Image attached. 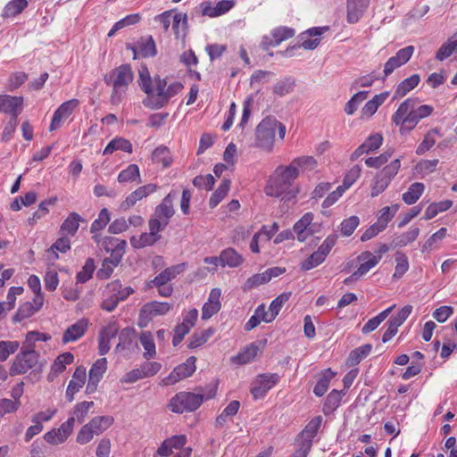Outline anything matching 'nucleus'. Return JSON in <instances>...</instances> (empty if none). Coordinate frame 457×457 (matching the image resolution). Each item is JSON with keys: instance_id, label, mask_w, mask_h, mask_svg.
<instances>
[{"instance_id": "nucleus-1", "label": "nucleus", "mask_w": 457, "mask_h": 457, "mask_svg": "<svg viewBox=\"0 0 457 457\" xmlns=\"http://www.w3.org/2000/svg\"><path fill=\"white\" fill-rule=\"evenodd\" d=\"M296 179V172L293 168L278 166L270 177L265 193L269 196L281 197L283 201L289 202L299 193L298 187L294 185Z\"/></svg>"}, {"instance_id": "nucleus-2", "label": "nucleus", "mask_w": 457, "mask_h": 457, "mask_svg": "<svg viewBox=\"0 0 457 457\" xmlns=\"http://www.w3.org/2000/svg\"><path fill=\"white\" fill-rule=\"evenodd\" d=\"M418 98H408L403 101L392 116L393 122L399 126H405L410 130L414 129L419 121L431 115L433 106L420 104Z\"/></svg>"}, {"instance_id": "nucleus-3", "label": "nucleus", "mask_w": 457, "mask_h": 457, "mask_svg": "<svg viewBox=\"0 0 457 457\" xmlns=\"http://www.w3.org/2000/svg\"><path fill=\"white\" fill-rule=\"evenodd\" d=\"M133 79L134 73L129 64H121L104 75V82L112 87L110 97L112 104L118 105L121 103L129 85Z\"/></svg>"}, {"instance_id": "nucleus-4", "label": "nucleus", "mask_w": 457, "mask_h": 457, "mask_svg": "<svg viewBox=\"0 0 457 457\" xmlns=\"http://www.w3.org/2000/svg\"><path fill=\"white\" fill-rule=\"evenodd\" d=\"M278 130L280 139H284L286 127L274 117H266L256 128V145L265 151H271L275 139V132Z\"/></svg>"}, {"instance_id": "nucleus-5", "label": "nucleus", "mask_w": 457, "mask_h": 457, "mask_svg": "<svg viewBox=\"0 0 457 457\" xmlns=\"http://www.w3.org/2000/svg\"><path fill=\"white\" fill-rule=\"evenodd\" d=\"M183 88V86L179 82H174L167 87L165 79L155 78V90L154 95L151 97H147L143 101L145 106L151 107L153 109H159L164 106L168 101L179 94Z\"/></svg>"}, {"instance_id": "nucleus-6", "label": "nucleus", "mask_w": 457, "mask_h": 457, "mask_svg": "<svg viewBox=\"0 0 457 457\" xmlns=\"http://www.w3.org/2000/svg\"><path fill=\"white\" fill-rule=\"evenodd\" d=\"M204 396L201 394L191 392H179L170 401L168 407L175 413L193 411L200 407Z\"/></svg>"}, {"instance_id": "nucleus-7", "label": "nucleus", "mask_w": 457, "mask_h": 457, "mask_svg": "<svg viewBox=\"0 0 457 457\" xmlns=\"http://www.w3.org/2000/svg\"><path fill=\"white\" fill-rule=\"evenodd\" d=\"M37 361V353L33 348L23 346L21 352L16 355L10 368V375L25 374L28 370L34 368Z\"/></svg>"}, {"instance_id": "nucleus-8", "label": "nucleus", "mask_w": 457, "mask_h": 457, "mask_svg": "<svg viewBox=\"0 0 457 457\" xmlns=\"http://www.w3.org/2000/svg\"><path fill=\"white\" fill-rule=\"evenodd\" d=\"M170 308L171 304L166 302L153 301L145 303L140 310L138 325L146 327L154 317L166 314Z\"/></svg>"}, {"instance_id": "nucleus-9", "label": "nucleus", "mask_w": 457, "mask_h": 457, "mask_svg": "<svg viewBox=\"0 0 457 457\" xmlns=\"http://www.w3.org/2000/svg\"><path fill=\"white\" fill-rule=\"evenodd\" d=\"M285 271V268L273 267L266 270L262 273L254 274L245 280V282L242 286V289L245 292L250 291L262 285L267 284L269 281L271 280L272 278L278 277Z\"/></svg>"}, {"instance_id": "nucleus-10", "label": "nucleus", "mask_w": 457, "mask_h": 457, "mask_svg": "<svg viewBox=\"0 0 457 457\" xmlns=\"http://www.w3.org/2000/svg\"><path fill=\"white\" fill-rule=\"evenodd\" d=\"M278 375L276 373H266L259 375L253 383L251 393L254 399H261L265 396L278 381Z\"/></svg>"}, {"instance_id": "nucleus-11", "label": "nucleus", "mask_w": 457, "mask_h": 457, "mask_svg": "<svg viewBox=\"0 0 457 457\" xmlns=\"http://www.w3.org/2000/svg\"><path fill=\"white\" fill-rule=\"evenodd\" d=\"M322 422L321 416L313 418L302 431L300 436L303 439L299 453L301 457H306L311 451L312 445V439L318 433Z\"/></svg>"}, {"instance_id": "nucleus-12", "label": "nucleus", "mask_w": 457, "mask_h": 457, "mask_svg": "<svg viewBox=\"0 0 457 457\" xmlns=\"http://www.w3.org/2000/svg\"><path fill=\"white\" fill-rule=\"evenodd\" d=\"M414 53V47L408 46L404 48L400 49L395 56L390 57L384 66V76L383 79L387 78L394 72L395 70L403 66L411 58Z\"/></svg>"}, {"instance_id": "nucleus-13", "label": "nucleus", "mask_w": 457, "mask_h": 457, "mask_svg": "<svg viewBox=\"0 0 457 457\" xmlns=\"http://www.w3.org/2000/svg\"><path fill=\"white\" fill-rule=\"evenodd\" d=\"M195 361L194 356L189 357L186 362L177 366L170 375L163 379L164 385H174L177 382L190 377L195 371Z\"/></svg>"}, {"instance_id": "nucleus-14", "label": "nucleus", "mask_w": 457, "mask_h": 457, "mask_svg": "<svg viewBox=\"0 0 457 457\" xmlns=\"http://www.w3.org/2000/svg\"><path fill=\"white\" fill-rule=\"evenodd\" d=\"M74 427V419H68L58 428H53L45 434L44 439L50 445H59L66 441Z\"/></svg>"}, {"instance_id": "nucleus-15", "label": "nucleus", "mask_w": 457, "mask_h": 457, "mask_svg": "<svg viewBox=\"0 0 457 457\" xmlns=\"http://www.w3.org/2000/svg\"><path fill=\"white\" fill-rule=\"evenodd\" d=\"M78 99H71L62 103L58 109L54 112L52 122L50 124V131L59 129L62 122L66 120L79 106Z\"/></svg>"}, {"instance_id": "nucleus-16", "label": "nucleus", "mask_w": 457, "mask_h": 457, "mask_svg": "<svg viewBox=\"0 0 457 457\" xmlns=\"http://www.w3.org/2000/svg\"><path fill=\"white\" fill-rule=\"evenodd\" d=\"M295 30L289 27H278L271 30L270 36H264L262 41V46L267 50L270 46H275L281 42L289 39L295 36Z\"/></svg>"}, {"instance_id": "nucleus-17", "label": "nucleus", "mask_w": 457, "mask_h": 457, "mask_svg": "<svg viewBox=\"0 0 457 457\" xmlns=\"http://www.w3.org/2000/svg\"><path fill=\"white\" fill-rule=\"evenodd\" d=\"M107 369L106 358L98 359L91 367L88 375V382L86 393L90 395L96 391L99 381L102 379Z\"/></svg>"}, {"instance_id": "nucleus-18", "label": "nucleus", "mask_w": 457, "mask_h": 457, "mask_svg": "<svg viewBox=\"0 0 457 457\" xmlns=\"http://www.w3.org/2000/svg\"><path fill=\"white\" fill-rule=\"evenodd\" d=\"M370 5V0H346V20L350 24L357 23Z\"/></svg>"}, {"instance_id": "nucleus-19", "label": "nucleus", "mask_w": 457, "mask_h": 457, "mask_svg": "<svg viewBox=\"0 0 457 457\" xmlns=\"http://www.w3.org/2000/svg\"><path fill=\"white\" fill-rule=\"evenodd\" d=\"M383 143V137L379 133L370 135L355 151L351 154L350 160L355 161L362 154H370L378 150Z\"/></svg>"}, {"instance_id": "nucleus-20", "label": "nucleus", "mask_w": 457, "mask_h": 457, "mask_svg": "<svg viewBox=\"0 0 457 457\" xmlns=\"http://www.w3.org/2000/svg\"><path fill=\"white\" fill-rule=\"evenodd\" d=\"M221 291L220 288H212L209 294L208 301L204 304L202 309V319L209 320L216 314L221 308L220 303Z\"/></svg>"}, {"instance_id": "nucleus-21", "label": "nucleus", "mask_w": 457, "mask_h": 457, "mask_svg": "<svg viewBox=\"0 0 457 457\" xmlns=\"http://www.w3.org/2000/svg\"><path fill=\"white\" fill-rule=\"evenodd\" d=\"M22 104L21 96L0 95V112H2L12 114L16 118L22 109Z\"/></svg>"}, {"instance_id": "nucleus-22", "label": "nucleus", "mask_w": 457, "mask_h": 457, "mask_svg": "<svg viewBox=\"0 0 457 457\" xmlns=\"http://www.w3.org/2000/svg\"><path fill=\"white\" fill-rule=\"evenodd\" d=\"M86 378L87 373L85 368L79 367L75 370L66 390V398L69 402L73 401L75 394L85 385Z\"/></svg>"}, {"instance_id": "nucleus-23", "label": "nucleus", "mask_w": 457, "mask_h": 457, "mask_svg": "<svg viewBox=\"0 0 457 457\" xmlns=\"http://www.w3.org/2000/svg\"><path fill=\"white\" fill-rule=\"evenodd\" d=\"M234 6V2L230 0H220L215 6L212 5L211 1H205L201 4L202 14L209 17H218L228 12Z\"/></svg>"}, {"instance_id": "nucleus-24", "label": "nucleus", "mask_w": 457, "mask_h": 457, "mask_svg": "<svg viewBox=\"0 0 457 457\" xmlns=\"http://www.w3.org/2000/svg\"><path fill=\"white\" fill-rule=\"evenodd\" d=\"M157 187L154 184H147L138 187L134 192L129 194L125 201L122 203L121 207L124 210H128L134 206L138 201L148 196L150 194L156 190Z\"/></svg>"}, {"instance_id": "nucleus-25", "label": "nucleus", "mask_w": 457, "mask_h": 457, "mask_svg": "<svg viewBox=\"0 0 457 457\" xmlns=\"http://www.w3.org/2000/svg\"><path fill=\"white\" fill-rule=\"evenodd\" d=\"M88 327V321L86 319H80L70 326L63 333L62 343L74 342L84 336Z\"/></svg>"}, {"instance_id": "nucleus-26", "label": "nucleus", "mask_w": 457, "mask_h": 457, "mask_svg": "<svg viewBox=\"0 0 457 457\" xmlns=\"http://www.w3.org/2000/svg\"><path fill=\"white\" fill-rule=\"evenodd\" d=\"M312 220L313 214L307 212L295 224L293 231L300 242L305 241L312 234L313 230L310 228Z\"/></svg>"}, {"instance_id": "nucleus-27", "label": "nucleus", "mask_w": 457, "mask_h": 457, "mask_svg": "<svg viewBox=\"0 0 457 457\" xmlns=\"http://www.w3.org/2000/svg\"><path fill=\"white\" fill-rule=\"evenodd\" d=\"M185 268H186L185 263H180V264H177V265H173L169 268H166L158 276H156L151 281V283L153 286H164L169 281L172 280L178 275L182 273L185 270Z\"/></svg>"}, {"instance_id": "nucleus-28", "label": "nucleus", "mask_w": 457, "mask_h": 457, "mask_svg": "<svg viewBox=\"0 0 457 457\" xmlns=\"http://www.w3.org/2000/svg\"><path fill=\"white\" fill-rule=\"evenodd\" d=\"M176 195L177 194L174 191L168 194L163 198L162 202L155 208L154 215L169 222L170 219L174 214L172 202Z\"/></svg>"}, {"instance_id": "nucleus-29", "label": "nucleus", "mask_w": 457, "mask_h": 457, "mask_svg": "<svg viewBox=\"0 0 457 457\" xmlns=\"http://www.w3.org/2000/svg\"><path fill=\"white\" fill-rule=\"evenodd\" d=\"M357 260L361 264L357 270H355V275L362 277L379 262L380 257L376 256L371 252L365 251L358 256Z\"/></svg>"}, {"instance_id": "nucleus-30", "label": "nucleus", "mask_w": 457, "mask_h": 457, "mask_svg": "<svg viewBox=\"0 0 457 457\" xmlns=\"http://www.w3.org/2000/svg\"><path fill=\"white\" fill-rule=\"evenodd\" d=\"M420 81V77L418 74H413L411 77L403 79L400 84L396 87L393 99H400L405 96L410 91L415 88Z\"/></svg>"}, {"instance_id": "nucleus-31", "label": "nucleus", "mask_w": 457, "mask_h": 457, "mask_svg": "<svg viewBox=\"0 0 457 457\" xmlns=\"http://www.w3.org/2000/svg\"><path fill=\"white\" fill-rule=\"evenodd\" d=\"M221 266L229 268H237L244 262L243 256L234 248L228 247L220 253Z\"/></svg>"}, {"instance_id": "nucleus-32", "label": "nucleus", "mask_w": 457, "mask_h": 457, "mask_svg": "<svg viewBox=\"0 0 457 457\" xmlns=\"http://www.w3.org/2000/svg\"><path fill=\"white\" fill-rule=\"evenodd\" d=\"M132 49L134 52V59H136L137 55L151 57L156 54L155 44L152 37L141 39L138 41L137 46Z\"/></svg>"}, {"instance_id": "nucleus-33", "label": "nucleus", "mask_w": 457, "mask_h": 457, "mask_svg": "<svg viewBox=\"0 0 457 457\" xmlns=\"http://www.w3.org/2000/svg\"><path fill=\"white\" fill-rule=\"evenodd\" d=\"M317 161L312 156H302L294 159L288 166L290 169L293 168L298 177L300 170H312L317 167Z\"/></svg>"}, {"instance_id": "nucleus-34", "label": "nucleus", "mask_w": 457, "mask_h": 457, "mask_svg": "<svg viewBox=\"0 0 457 457\" xmlns=\"http://www.w3.org/2000/svg\"><path fill=\"white\" fill-rule=\"evenodd\" d=\"M120 150L131 154L133 151L132 144L126 138L117 137L113 138L104 148L103 154H112L113 152Z\"/></svg>"}, {"instance_id": "nucleus-35", "label": "nucleus", "mask_w": 457, "mask_h": 457, "mask_svg": "<svg viewBox=\"0 0 457 457\" xmlns=\"http://www.w3.org/2000/svg\"><path fill=\"white\" fill-rule=\"evenodd\" d=\"M74 360V356L71 353H64L60 354L53 363L51 367V372L48 375L49 378H53L54 377L58 376L62 373L65 369L66 365L71 364Z\"/></svg>"}, {"instance_id": "nucleus-36", "label": "nucleus", "mask_w": 457, "mask_h": 457, "mask_svg": "<svg viewBox=\"0 0 457 457\" xmlns=\"http://www.w3.org/2000/svg\"><path fill=\"white\" fill-rule=\"evenodd\" d=\"M138 82L142 90L147 94V97L154 96L155 83L153 85L149 71L146 66H141L138 70Z\"/></svg>"}, {"instance_id": "nucleus-37", "label": "nucleus", "mask_w": 457, "mask_h": 457, "mask_svg": "<svg viewBox=\"0 0 457 457\" xmlns=\"http://www.w3.org/2000/svg\"><path fill=\"white\" fill-rule=\"evenodd\" d=\"M140 344L142 345L145 352L144 357L146 360L152 359L156 355L155 344L154 342V337L151 332H142L139 337Z\"/></svg>"}, {"instance_id": "nucleus-38", "label": "nucleus", "mask_w": 457, "mask_h": 457, "mask_svg": "<svg viewBox=\"0 0 457 457\" xmlns=\"http://www.w3.org/2000/svg\"><path fill=\"white\" fill-rule=\"evenodd\" d=\"M80 221H83L81 216L77 212H71L62 222L61 231L74 236L79 229Z\"/></svg>"}, {"instance_id": "nucleus-39", "label": "nucleus", "mask_w": 457, "mask_h": 457, "mask_svg": "<svg viewBox=\"0 0 457 457\" xmlns=\"http://www.w3.org/2000/svg\"><path fill=\"white\" fill-rule=\"evenodd\" d=\"M420 234V228L411 227L407 232L395 237L392 241L393 247H402L413 242Z\"/></svg>"}, {"instance_id": "nucleus-40", "label": "nucleus", "mask_w": 457, "mask_h": 457, "mask_svg": "<svg viewBox=\"0 0 457 457\" xmlns=\"http://www.w3.org/2000/svg\"><path fill=\"white\" fill-rule=\"evenodd\" d=\"M106 291L116 295L117 298L120 301L127 299L131 294L134 293V289L131 287H122L119 280L112 281L106 287Z\"/></svg>"}, {"instance_id": "nucleus-41", "label": "nucleus", "mask_w": 457, "mask_h": 457, "mask_svg": "<svg viewBox=\"0 0 457 457\" xmlns=\"http://www.w3.org/2000/svg\"><path fill=\"white\" fill-rule=\"evenodd\" d=\"M113 422V418L111 416H97L93 418L87 424L95 431L96 436L104 432Z\"/></svg>"}, {"instance_id": "nucleus-42", "label": "nucleus", "mask_w": 457, "mask_h": 457, "mask_svg": "<svg viewBox=\"0 0 457 457\" xmlns=\"http://www.w3.org/2000/svg\"><path fill=\"white\" fill-rule=\"evenodd\" d=\"M161 236H154V233H142L139 237L133 236L130 244L135 248H144L154 245Z\"/></svg>"}, {"instance_id": "nucleus-43", "label": "nucleus", "mask_w": 457, "mask_h": 457, "mask_svg": "<svg viewBox=\"0 0 457 457\" xmlns=\"http://www.w3.org/2000/svg\"><path fill=\"white\" fill-rule=\"evenodd\" d=\"M172 29L177 38L181 37L185 40L187 29V18L186 14L176 13L173 16Z\"/></svg>"}, {"instance_id": "nucleus-44", "label": "nucleus", "mask_w": 457, "mask_h": 457, "mask_svg": "<svg viewBox=\"0 0 457 457\" xmlns=\"http://www.w3.org/2000/svg\"><path fill=\"white\" fill-rule=\"evenodd\" d=\"M335 374L336 373L333 372L330 369H328L322 372L313 389V393L317 396H322L327 392L330 380L333 378Z\"/></svg>"}, {"instance_id": "nucleus-45", "label": "nucleus", "mask_w": 457, "mask_h": 457, "mask_svg": "<svg viewBox=\"0 0 457 457\" xmlns=\"http://www.w3.org/2000/svg\"><path fill=\"white\" fill-rule=\"evenodd\" d=\"M230 180L228 179H224L216 191L212 195L209 205L211 208L216 207L221 200L228 195L230 187Z\"/></svg>"}, {"instance_id": "nucleus-46", "label": "nucleus", "mask_w": 457, "mask_h": 457, "mask_svg": "<svg viewBox=\"0 0 457 457\" xmlns=\"http://www.w3.org/2000/svg\"><path fill=\"white\" fill-rule=\"evenodd\" d=\"M291 293H283L277 296L270 303L269 311V317L266 316L265 320H273L280 312L282 306L289 300Z\"/></svg>"}, {"instance_id": "nucleus-47", "label": "nucleus", "mask_w": 457, "mask_h": 457, "mask_svg": "<svg viewBox=\"0 0 457 457\" xmlns=\"http://www.w3.org/2000/svg\"><path fill=\"white\" fill-rule=\"evenodd\" d=\"M152 160L154 163H160L164 168L169 167L172 162L170 150L166 146L157 147L153 152Z\"/></svg>"}, {"instance_id": "nucleus-48", "label": "nucleus", "mask_w": 457, "mask_h": 457, "mask_svg": "<svg viewBox=\"0 0 457 457\" xmlns=\"http://www.w3.org/2000/svg\"><path fill=\"white\" fill-rule=\"evenodd\" d=\"M394 305L381 312L376 317L370 319L361 328L363 334H368L373 330H375L389 315V313L394 309Z\"/></svg>"}, {"instance_id": "nucleus-49", "label": "nucleus", "mask_w": 457, "mask_h": 457, "mask_svg": "<svg viewBox=\"0 0 457 457\" xmlns=\"http://www.w3.org/2000/svg\"><path fill=\"white\" fill-rule=\"evenodd\" d=\"M424 185L422 183H413L408 188V191L403 195V200L407 204H412L420 198L424 191Z\"/></svg>"}, {"instance_id": "nucleus-50", "label": "nucleus", "mask_w": 457, "mask_h": 457, "mask_svg": "<svg viewBox=\"0 0 457 457\" xmlns=\"http://www.w3.org/2000/svg\"><path fill=\"white\" fill-rule=\"evenodd\" d=\"M140 182V172L139 168L136 164H130L127 169L123 170L118 175V181L120 183L126 182H133V181Z\"/></svg>"}, {"instance_id": "nucleus-51", "label": "nucleus", "mask_w": 457, "mask_h": 457, "mask_svg": "<svg viewBox=\"0 0 457 457\" xmlns=\"http://www.w3.org/2000/svg\"><path fill=\"white\" fill-rule=\"evenodd\" d=\"M398 211V205L386 206L380 211V215L378 217L377 222L375 223L382 231L386 228L388 222L395 216Z\"/></svg>"}, {"instance_id": "nucleus-52", "label": "nucleus", "mask_w": 457, "mask_h": 457, "mask_svg": "<svg viewBox=\"0 0 457 457\" xmlns=\"http://www.w3.org/2000/svg\"><path fill=\"white\" fill-rule=\"evenodd\" d=\"M396 265L395 268L394 278H402L409 269L408 258L405 253L402 252H396L395 257Z\"/></svg>"}, {"instance_id": "nucleus-53", "label": "nucleus", "mask_w": 457, "mask_h": 457, "mask_svg": "<svg viewBox=\"0 0 457 457\" xmlns=\"http://www.w3.org/2000/svg\"><path fill=\"white\" fill-rule=\"evenodd\" d=\"M258 351V346L251 345L235 356L233 360L238 364H246L256 357Z\"/></svg>"}, {"instance_id": "nucleus-54", "label": "nucleus", "mask_w": 457, "mask_h": 457, "mask_svg": "<svg viewBox=\"0 0 457 457\" xmlns=\"http://www.w3.org/2000/svg\"><path fill=\"white\" fill-rule=\"evenodd\" d=\"M439 131L437 129H433L428 132L422 142L419 145L416 149V154L421 155L428 151L436 143L435 136L438 135Z\"/></svg>"}, {"instance_id": "nucleus-55", "label": "nucleus", "mask_w": 457, "mask_h": 457, "mask_svg": "<svg viewBox=\"0 0 457 457\" xmlns=\"http://www.w3.org/2000/svg\"><path fill=\"white\" fill-rule=\"evenodd\" d=\"M27 6V0H12L5 5L4 15L6 17L15 16L20 14Z\"/></svg>"}, {"instance_id": "nucleus-56", "label": "nucleus", "mask_w": 457, "mask_h": 457, "mask_svg": "<svg viewBox=\"0 0 457 457\" xmlns=\"http://www.w3.org/2000/svg\"><path fill=\"white\" fill-rule=\"evenodd\" d=\"M213 334L212 328H208L203 330L199 333H194L189 338L188 347L191 349L196 348L204 343L210 338V337Z\"/></svg>"}, {"instance_id": "nucleus-57", "label": "nucleus", "mask_w": 457, "mask_h": 457, "mask_svg": "<svg viewBox=\"0 0 457 457\" xmlns=\"http://www.w3.org/2000/svg\"><path fill=\"white\" fill-rule=\"evenodd\" d=\"M368 92L360 91L354 94L352 98L346 103L345 106V112L348 115H352L357 110L359 104L367 98Z\"/></svg>"}, {"instance_id": "nucleus-58", "label": "nucleus", "mask_w": 457, "mask_h": 457, "mask_svg": "<svg viewBox=\"0 0 457 457\" xmlns=\"http://www.w3.org/2000/svg\"><path fill=\"white\" fill-rule=\"evenodd\" d=\"M400 167L401 160L400 158H396L385 166L378 174L390 182L398 173Z\"/></svg>"}, {"instance_id": "nucleus-59", "label": "nucleus", "mask_w": 457, "mask_h": 457, "mask_svg": "<svg viewBox=\"0 0 457 457\" xmlns=\"http://www.w3.org/2000/svg\"><path fill=\"white\" fill-rule=\"evenodd\" d=\"M371 348V345L367 344L353 350L348 357V361L352 365L359 363L363 358L369 355Z\"/></svg>"}, {"instance_id": "nucleus-60", "label": "nucleus", "mask_w": 457, "mask_h": 457, "mask_svg": "<svg viewBox=\"0 0 457 457\" xmlns=\"http://www.w3.org/2000/svg\"><path fill=\"white\" fill-rule=\"evenodd\" d=\"M94 405L93 402H81L75 405L73 410V415L70 419H74L79 423H82L87 417L89 409Z\"/></svg>"}, {"instance_id": "nucleus-61", "label": "nucleus", "mask_w": 457, "mask_h": 457, "mask_svg": "<svg viewBox=\"0 0 457 457\" xmlns=\"http://www.w3.org/2000/svg\"><path fill=\"white\" fill-rule=\"evenodd\" d=\"M295 87V80L291 78H286L274 85L273 93L283 96L289 94Z\"/></svg>"}, {"instance_id": "nucleus-62", "label": "nucleus", "mask_w": 457, "mask_h": 457, "mask_svg": "<svg viewBox=\"0 0 457 457\" xmlns=\"http://www.w3.org/2000/svg\"><path fill=\"white\" fill-rule=\"evenodd\" d=\"M20 346L17 341H0V361H4L14 353Z\"/></svg>"}, {"instance_id": "nucleus-63", "label": "nucleus", "mask_w": 457, "mask_h": 457, "mask_svg": "<svg viewBox=\"0 0 457 457\" xmlns=\"http://www.w3.org/2000/svg\"><path fill=\"white\" fill-rule=\"evenodd\" d=\"M393 152L394 151L392 149H389L378 156L369 157L365 160V164L368 167L378 169L388 162L389 158L393 154Z\"/></svg>"}, {"instance_id": "nucleus-64", "label": "nucleus", "mask_w": 457, "mask_h": 457, "mask_svg": "<svg viewBox=\"0 0 457 457\" xmlns=\"http://www.w3.org/2000/svg\"><path fill=\"white\" fill-rule=\"evenodd\" d=\"M110 221V213L106 208L101 210L98 214V218L95 220L91 225V233H96L102 230Z\"/></svg>"}]
</instances>
